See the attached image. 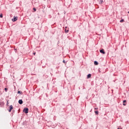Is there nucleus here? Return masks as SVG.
<instances>
[{
    "label": "nucleus",
    "instance_id": "5",
    "mask_svg": "<svg viewBox=\"0 0 129 129\" xmlns=\"http://www.w3.org/2000/svg\"><path fill=\"white\" fill-rule=\"evenodd\" d=\"M87 79H89V78H91V74H89L87 75Z\"/></svg>",
    "mask_w": 129,
    "mask_h": 129
},
{
    "label": "nucleus",
    "instance_id": "4",
    "mask_svg": "<svg viewBox=\"0 0 129 129\" xmlns=\"http://www.w3.org/2000/svg\"><path fill=\"white\" fill-rule=\"evenodd\" d=\"M12 110H13V106H12V105H10V109L9 110V112H11V111H12Z\"/></svg>",
    "mask_w": 129,
    "mask_h": 129
},
{
    "label": "nucleus",
    "instance_id": "8",
    "mask_svg": "<svg viewBox=\"0 0 129 129\" xmlns=\"http://www.w3.org/2000/svg\"><path fill=\"white\" fill-rule=\"evenodd\" d=\"M94 63V65H98V62L96 61H95Z\"/></svg>",
    "mask_w": 129,
    "mask_h": 129
},
{
    "label": "nucleus",
    "instance_id": "12",
    "mask_svg": "<svg viewBox=\"0 0 129 129\" xmlns=\"http://www.w3.org/2000/svg\"><path fill=\"white\" fill-rule=\"evenodd\" d=\"M65 32L66 33H69V30H66V29H65Z\"/></svg>",
    "mask_w": 129,
    "mask_h": 129
},
{
    "label": "nucleus",
    "instance_id": "2",
    "mask_svg": "<svg viewBox=\"0 0 129 129\" xmlns=\"http://www.w3.org/2000/svg\"><path fill=\"white\" fill-rule=\"evenodd\" d=\"M18 20V17L14 16V18L12 19L13 22H16V21Z\"/></svg>",
    "mask_w": 129,
    "mask_h": 129
},
{
    "label": "nucleus",
    "instance_id": "19",
    "mask_svg": "<svg viewBox=\"0 0 129 129\" xmlns=\"http://www.w3.org/2000/svg\"><path fill=\"white\" fill-rule=\"evenodd\" d=\"M34 55H36V52L33 53Z\"/></svg>",
    "mask_w": 129,
    "mask_h": 129
},
{
    "label": "nucleus",
    "instance_id": "21",
    "mask_svg": "<svg viewBox=\"0 0 129 129\" xmlns=\"http://www.w3.org/2000/svg\"><path fill=\"white\" fill-rule=\"evenodd\" d=\"M117 129H122V128H118Z\"/></svg>",
    "mask_w": 129,
    "mask_h": 129
},
{
    "label": "nucleus",
    "instance_id": "18",
    "mask_svg": "<svg viewBox=\"0 0 129 129\" xmlns=\"http://www.w3.org/2000/svg\"><path fill=\"white\" fill-rule=\"evenodd\" d=\"M7 104H9V101H7Z\"/></svg>",
    "mask_w": 129,
    "mask_h": 129
},
{
    "label": "nucleus",
    "instance_id": "3",
    "mask_svg": "<svg viewBox=\"0 0 129 129\" xmlns=\"http://www.w3.org/2000/svg\"><path fill=\"white\" fill-rule=\"evenodd\" d=\"M100 53L102 54H105V52L104 51V49H102L100 50Z\"/></svg>",
    "mask_w": 129,
    "mask_h": 129
},
{
    "label": "nucleus",
    "instance_id": "17",
    "mask_svg": "<svg viewBox=\"0 0 129 129\" xmlns=\"http://www.w3.org/2000/svg\"><path fill=\"white\" fill-rule=\"evenodd\" d=\"M100 2H101V4H102V2H103V1L100 0Z\"/></svg>",
    "mask_w": 129,
    "mask_h": 129
},
{
    "label": "nucleus",
    "instance_id": "6",
    "mask_svg": "<svg viewBox=\"0 0 129 129\" xmlns=\"http://www.w3.org/2000/svg\"><path fill=\"white\" fill-rule=\"evenodd\" d=\"M19 104H23V100H19L18 101Z\"/></svg>",
    "mask_w": 129,
    "mask_h": 129
},
{
    "label": "nucleus",
    "instance_id": "13",
    "mask_svg": "<svg viewBox=\"0 0 129 129\" xmlns=\"http://www.w3.org/2000/svg\"><path fill=\"white\" fill-rule=\"evenodd\" d=\"M5 91L7 92V91H8V88H5Z\"/></svg>",
    "mask_w": 129,
    "mask_h": 129
},
{
    "label": "nucleus",
    "instance_id": "11",
    "mask_svg": "<svg viewBox=\"0 0 129 129\" xmlns=\"http://www.w3.org/2000/svg\"><path fill=\"white\" fill-rule=\"evenodd\" d=\"M18 93L22 94V92L21 91H18Z\"/></svg>",
    "mask_w": 129,
    "mask_h": 129
},
{
    "label": "nucleus",
    "instance_id": "14",
    "mask_svg": "<svg viewBox=\"0 0 129 129\" xmlns=\"http://www.w3.org/2000/svg\"><path fill=\"white\" fill-rule=\"evenodd\" d=\"M0 18H3V14L0 15Z\"/></svg>",
    "mask_w": 129,
    "mask_h": 129
},
{
    "label": "nucleus",
    "instance_id": "22",
    "mask_svg": "<svg viewBox=\"0 0 129 129\" xmlns=\"http://www.w3.org/2000/svg\"><path fill=\"white\" fill-rule=\"evenodd\" d=\"M128 14H129V11L128 12Z\"/></svg>",
    "mask_w": 129,
    "mask_h": 129
},
{
    "label": "nucleus",
    "instance_id": "9",
    "mask_svg": "<svg viewBox=\"0 0 129 129\" xmlns=\"http://www.w3.org/2000/svg\"><path fill=\"white\" fill-rule=\"evenodd\" d=\"M95 113L97 115L98 114V111L95 110Z\"/></svg>",
    "mask_w": 129,
    "mask_h": 129
},
{
    "label": "nucleus",
    "instance_id": "1",
    "mask_svg": "<svg viewBox=\"0 0 129 129\" xmlns=\"http://www.w3.org/2000/svg\"><path fill=\"white\" fill-rule=\"evenodd\" d=\"M23 112H24L25 113H28L29 112V108H25L23 109Z\"/></svg>",
    "mask_w": 129,
    "mask_h": 129
},
{
    "label": "nucleus",
    "instance_id": "10",
    "mask_svg": "<svg viewBox=\"0 0 129 129\" xmlns=\"http://www.w3.org/2000/svg\"><path fill=\"white\" fill-rule=\"evenodd\" d=\"M124 22V20L123 19H122L120 21V23H123Z\"/></svg>",
    "mask_w": 129,
    "mask_h": 129
},
{
    "label": "nucleus",
    "instance_id": "7",
    "mask_svg": "<svg viewBox=\"0 0 129 129\" xmlns=\"http://www.w3.org/2000/svg\"><path fill=\"white\" fill-rule=\"evenodd\" d=\"M123 105H124V106L126 105V100H124L123 101Z\"/></svg>",
    "mask_w": 129,
    "mask_h": 129
},
{
    "label": "nucleus",
    "instance_id": "20",
    "mask_svg": "<svg viewBox=\"0 0 129 129\" xmlns=\"http://www.w3.org/2000/svg\"><path fill=\"white\" fill-rule=\"evenodd\" d=\"M63 63H65V61H64V60H63Z\"/></svg>",
    "mask_w": 129,
    "mask_h": 129
},
{
    "label": "nucleus",
    "instance_id": "16",
    "mask_svg": "<svg viewBox=\"0 0 129 129\" xmlns=\"http://www.w3.org/2000/svg\"><path fill=\"white\" fill-rule=\"evenodd\" d=\"M33 10L34 12H36V8H33Z\"/></svg>",
    "mask_w": 129,
    "mask_h": 129
},
{
    "label": "nucleus",
    "instance_id": "15",
    "mask_svg": "<svg viewBox=\"0 0 129 129\" xmlns=\"http://www.w3.org/2000/svg\"><path fill=\"white\" fill-rule=\"evenodd\" d=\"M97 109H98V108H95V110L97 111Z\"/></svg>",
    "mask_w": 129,
    "mask_h": 129
}]
</instances>
